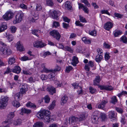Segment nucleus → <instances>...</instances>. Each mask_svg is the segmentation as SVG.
I'll list each match as a JSON object with an SVG mask.
<instances>
[{"label": "nucleus", "mask_w": 127, "mask_h": 127, "mask_svg": "<svg viewBox=\"0 0 127 127\" xmlns=\"http://www.w3.org/2000/svg\"><path fill=\"white\" fill-rule=\"evenodd\" d=\"M85 69L86 71H89L90 70V67L88 64H86L85 66Z\"/></svg>", "instance_id": "nucleus-63"}, {"label": "nucleus", "mask_w": 127, "mask_h": 127, "mask_svg": "<svg viewBox=\"0 0 127 127\" xmlns=\"http://www.w3.org/2000/svg\"><path fill=\"white\" fill-rule=\"evenodd\" d=\"M8 61L9 64H12L15 62V60L14 58L11 57L9 59Z\"/></svg>", "instance_id": "nucleus-36"}, {"label": "nucleus", "mask_w": 127, "mask_h": 127, "mask_svg": "<svg viewBox=\"0 0 127 127\" xmlns=\"http://www.w3.org/2000/svg\"><path fill=\"white\" fill-rule=\"evenodd\" d=\"M13 105L16 108L20 106V104L19 102L16 100H15L12 102Z\"/></svg>", "instance_id": "nucleus-32"}, {"label": "nucleus", "mask_w": 127, "mask_h": 127, "mask_svg": "<svg viewBox=\"0 0 127 127\" xmlns=\"http://www.w3.org/2000/svg\"><path fill=\"white\" fill-rule=\"evenodd\" d=\"M68 99V97L66 96H63L61 98V104L62 105H63L67 102Z\"/></svg>", "instance_id": "nucleus-21"}, {"label": "nucleus", "mask_w": 127, "mask_h": 127, "mask_svg": "<svg viewBox=\"0 0 127 127\" xmlns=\"http://www.w3.org/2000/svg\"><path fill=\"white\" fill-rule=\"evenodd\" d=\"M64 50L70 52L71 53L73 52V50L71 48L68 46H65L64 47Z\"/></svg>", "instance_id": "nucleus-38"}, {"label": "nucleus", "mask_w": 127, "mask_h": 127, "mask_svg": "<svg viewBox=\"0 0 127 127\" xmlns=\"http://www.w3.org/2000/svg\"><path fill=\"white\" fill-rule=\"evenodd\" d=\"M46 3L49 6H53L54 3L52 0H46Z\"/></svg>", "instance_id": "nucleus-44"}, {"label": "nucleus", "mask_w": 127, "mask_h": 127, "mask_svg": "<svg viewBox=\"0 0 127 127\" xmlns=\"http://www.w3.org/2000/svg\"><path fill=\"white\" fill-rule=\"evenodd\" d=\"M0 51L2 55L4 56H9L11 55L12 53V51L9 47H1Z\"/></svg>", "instance_id": "nucleus-3"}, {"label": "nucleus", "mask_w": 127, "mask_h": 127, "mask_svg": "<svg viewBox=\"0 0 127 127\" xmlns=\"http://www.w3.org/2000/svg\"><path fill=\"white\" fill-rule=\"evenodd\" d=\"M16 46L17 50L19 51H21L24 50V49L20 41L17 42L16 44Z\"/></svg>", "instance_id": "nucleus-16"}, {"label": "nucleus", "mask_w": 127, "mask_h": 127, "mask_svg": "<svg viewBox=\"0 0 127 127\" xmlns=\"http://www.w3.org/2000/svg\"><path fill=\"white\" fill-rule=\"evenodd\" d=\"M100 12L102 14H105L110 15V14L107 10H102Z\"/></svg>", "instance_id": "nucleus-52"}, {"label": "nucleus", "mask_w": 127, "mask_h": 127, "mask_svg": "<svg viewBox=\"0 0 127 127\" xmlns=\"http://www.w3.org/2000/svg\"><path fill=\"white\" fill-rule=\"evenodd\" d=\"M89 33L91 35L95 36L96 35V32L95 30H93L90 32Z\"/></svg>", "instance_id": "nucleus-54"}, {"label": "nucleus", "mask_w": 127, "mask_h": 127, "mask_svg": "<svg viewBox=\"0 0 127 127\" xmlns=\"http://www.w3.org/2000/svg\"><path fill=\"white\" fill-rule=\"evenodd\" d=\"M71 64L73 66H76V64L78 62V58L76 56H74L73 57L72 60Z\"/></svg>", "instance_id": "nucleus-17"}, {"label": "nucleus", "mask_w": 127, "mask_h": 127, "mask_svg": "<svg viewBox=\"0 0 127 127\" xmlns=\"http://www.w3.org/2000/svg\"><path fill=\"white\" fill-rule=\"evenodd\" d=\"M103 46L105 48L107 49H109L110 48V46L105 42L104 43Z\"/></svg>", "instance_id": "nucleus-61"}, {"label": "nucleus", "mask_w": 127, "mask_h": 127, "mask_svg": "<svg viewBox=\"0 0 127 127\" xmlns=\"http://www.w3.org/2000/svg\"><path fill=\"white\" fill-rule=\"evenodd\" d=\"M40 31L39 30H33L32 31V33L34 34L37 36H38V33H40Z\"/></svg>", "instance_id": "nucleus-39"}, {"label": "nucleus", "mask_w": 127, "mask_h": 127, "mask_svg": "<svg viewBox=\"0 0 127 127\" xmlns=\"http://www.w3.org/2000/svg\"><path fill=\"white\" fill-rule=\"evenodd\" d=\"M14 116V112H10L9 114L7 117L8 120L7 121H5L6 123H9V122L12 120V119L13 118Z\"/></svg>", "instance_id": "nucleus-15"}, {"label": "nucleus", "mask_w": 127, "mask_h": 127, "mask_svg": "<svg viewBox=\"0 0 127 127\" xmlns=\"http://www.w3.org/2000/svg\"><path fill=\"white\" fill-rule=\"evenodd\" d=\"M44 99L45 103H48L50 102V99L48 96L47 95L45 96Z\"/></svg>", "instance_id": "nucleus-47"}, {"label": "nucleus", "mask_w": 127, "mask_h": 127, "mask_svg": "<svg viewBox=\"0 0 127 127\" xmlns=\"http://www.w3.org/2000/svg\"><path fill=\"white\" fill-rule=\"evenodd\" d=\"M47 90L49 94L53 95L56 92L55 88L52 86H50L47 87Z\"/></svg>", "instance_id": "nucleus-11"}, {"label": "nucleus", "mask_w": 127, "mask_h": 127, "mask_svg": "<svg viewBox=\"0 0 127 127\" xmlns=\"http://www.w3.org/2000/svg\"><path fill=\"white\" fill-rule=\"evenodd\" d=\"M43 124L42 122H37L34 124L33 127H43Z\"/></svg>", "instance_id": "nucleus-31"}, {"label": "nucleus", "mask_w": 127, "mask_h": 127, "mask_svg": "<svg viewBox=\"0 0 127 127\" xmlns=\"http://www.w3.org/2000/svg\"><path fill=\"white\" fill-rule=\"evenodd\" d=\"M50 114V112L48 111L42 110L37 113V116L40 119H43L45 122H49L51 121L49 116Z\"/></svg>", "instance_id": "nucleus-1"}, {"label": "nucleus", "mask_w": 127, "mask_h": 127, "mask_svg": "<svg viewBox=\"0 0 127 127\" xmlns=\"http://www.w3.org/2000/svg\"><path fill=\"white\" fill-rule=\"evenodd\" d=\"M114 34L115 37L119 35V31L115 30L114 32Z\"/></svg>", "instance_id": "nucleus-58"}, {"label": "nucleus", "mask_w": 127, "mask_h": 127, "mask_svg": "<svg viewBox=\"0 0 127 127\" xmlns=\"http://www.w3.org/2000/svg\"><path fill=\"white\" fill-rule=\"evenodd\" d=\"M63 28L66 29H67L69 27V24L65 23H63Z\"/></svg>", "instance_id": "nucleus-56"}, {"label": "nucleus", "mask_w": 127, "mask_h": 127, "mask_svg": "<svg viewBox=\"0 0 127 127\" xmlns=\"http://www.w3.org/2000/svg\"><path fill=\"white\" fill-rule=\"evenodd\" d=\"M6 36L7 38V39L9 42L13 41L14 39V36L11 35H7V33H5Z\"/></svg>", "instance_id": "nucleus-29"}, {"label": "nucleus", "mask_w": 127, "mask_h": 127, "mask_svg": "<svg viewBox=\"0 0 127 127\" xmlns=\"http://www.w3.org/2000/svg\"><path fill=\"white\" fill-rule=\"evenodd\" d=\"M78 118L74 117H71L69 118V123H72L75 121L78 122Z\"/></svg>", "instance_id": "nucleus-19"}, {"label": "nucleus", "mask_w": 127, "mask_h": 127, "mask_svg": "<svg viewBox=\"0 0 127 127\" xmlns=\"http://www.w3.org/2000/svg\"><path fill=\"white\" fill-rule=\"evenodd\" d=\"M26 105L28 107H30L31 108H34L36 107V106L34 104L30 102L27 103Z\"/></svg>", "instance_id": "nucleus-33"}, {"label": "nucleus", "mask_w": 127, "mask_h": 127, "mask_svg": "<svg viewBox=\"0 0 127 127\" xmlns=\"http://www.w3.org/2000/svg\"><path fill=\"white\" fill-rule=\"evenodd\" d=\"M121 41L124 43H127V37L126 36L124 35L121 38Z\"/></svg>", "instance_id": "nucleus-37"}, {"label": "nucleus", "mask_w": 127, "mask_h": 127, "mask_svg": "<svg viewBox=\"0 0 127 127\" xmlns=\"http://www.w3.org/2000/svg\"><path fill=\"white\" fill-rule=\"evenodd\" d=\"M82 40L85 44H90L91 43V41L86 37H83Z\"/></svg>", "instance_id": "nucleus-24"}, {"label": "nucleus", "mask_w": 127, "mask_h": 127, "mask_svg": "<svg viewBox=\"0 0 127 127\" xmlns=\"http://www.w3.org/2000/svg\"><path fill=\"white\" fill-rule=\"evenodd\" d=\"M54 73L52 72L49 74L48 75V78L51 81L54 80L55 79V77L54 76Z\"/></svg>", "instance_id": "nucleus-34"}, {"label": "nucleus", "mask_w": 127, "mask_h": 127, "mask_svg": "<svg viewBox=\"0 0 127 127\" xmlns=\"http://www.w3.org/2000/svg\"><path fill=\"white\" fill-rule=\"evenodd\" d=\"M41 77L42 80H46L47 79V75H44L43 74L41 75Z\"/></svg>", "instance_id": "nucleus-60"}, {"label": "nucleus", "mask_w": 127, "mask_h": 127, "mask_svg": "<svg viewBox=\"0 0 127 127\" xmlns=\"http://www.w3.org/2000/svg\"><path fill=\"white\" fill-rule=\"evenodd\" d=\"M50 34L54 38L59 41L61 37V35L59 32L57 30H54L50 32Z\"/></svg>", "instance_id": "nucleus-5"}, {"label": "nucleus", "mask_w": 127, "mask_h": 127, "mask_svg": "<svg viewBox=\"0 0 127 127\" xmlns=\"http://www.w3.org/2000/svg\"><path fill=\"white\" fill-rule=\"evenodd\" d=\"M60 24L58 22L54 21L53 22V26L55 28L57 27L60 26Z\"/></svg>", "instance_id": "nucleus-46"}, {"label": "nucleus", "mask_w": 127, "mask_h": 127, "mask_svg": "<svg viewBox=\"0 0 127 127\" xmlns=\"http://www.w3.org/2000/svg\"><path fill=\"white\" fill-rule=\"evenodd\" d=\"M117 101V100L116 99V96H114L112 97L111 98V100L110 101V102L113 103V104H115Z\"/></svg>", "instance_id": "nucleus-35"}, {"label": "nucleus", "mask_w": 127, "mask_h": 127, "mask_svg": "<svg viewBox=\"0 0 127 127\" xmlns=\"http://www.w3.org/2000/svg\"><path fill=\"white\" fill-rule=\"evenodd\" d=\"M21 70V69L18 66H16L14 67V69H12V71L14 73L17 74L19 73Z\"/></svg>", "instance_id": "nucleus-20"}, {"label": "nucleus", "mask_w": 127, "mask_h": 127, "mask_svg": "<svg viewBox=\"0 0 127 127\" xmlns=\"http://www.w3.org/2000/svg\"><path fill=\"white\" fill-rule=\"evenodd\" d=\"M12 71V70H11L10 68L9 67H8L7 68V69L6 71H5L4 73V74H8L11 72V71Z\"/></svg>", "instance_id": "nucleus-57"}, {"label": "nucleus", "mask_w": 127, "mask_h": 127, "mask_svg": "<svg viewBox=\"0 0 127 127\" xmlns=\"http://www.w3.org/2000/svg\"><path fill=\"white\" fill-rule=\"evenodd\" d=\"M36 8L37 10L40 11L42 7L40 5L37 4Z\"/></svg>", "instance_id": "nucleus-64"}, {"label": "nucleus", "mask_w": 127, "mask_h": 127, "mask_svg": "<svg viewBox=\"0 0 127 127\" xmlns=\"http://www.w3.org/2000/svg\"><path fill=\"white\" fill-rule=\"evenodd\" d=\"M109 117L111 119L114 120L115 119V113L113 111H111L109 112Z\"/></svg>", "instance_id": "nucleus-26"}, {"label": "nucleus", "mask_w": 127, "mask_h": 127, "mask_svg": "<svg viewBox=\"0 0 127 127\" xmlns=\"http://www.w3.org/2000/svg\"><path fill=\"white\" fill-rule=\"evenodd\" d=\"M16 28L13 26H11L10 27V29L11 32L12 33H14L16 30Z\"/></svg>", "instance_id": "nucleus-43"}, {"label": "nucleus", "mask_w": 127, "mask_h": 127, "mask_svg": "<svg viewBox=\"0 0 127 127\" xmlns=\"http://www.w3.org/2000/svg\"><path fill=\"white\" fill-rule=\"evenodd\" d=\"M21 60L23 61H26L27 60H30L31 59L27 56H24L20 58Z\"/></svg>", "instance_id": "nucleus-42"}, {"label": "nucleus", "mask_w": 127, "mask_h": 127, "mask_svg": "<svg viewBox=\"0 0 127 127\" xmlns=\"http://www.w3.org/2000/svg\"><path fill=\"white\" fill-rule=\"evenodd\" d=\"M97 52H98V55H101L102 54L103 51L101 49L99 48L97 49Z\"/></svg>", "instance_id": "nucleus-62"}, {"label": "nucleus", "mask_w": 127, "mask_h": 127, "mask_svg": "<svg viewBox=\"0 0 127 127\" xmlns=\"http://www.w3.org/2000/svg\"><path fill=\"white\" fill-rule=\"evenodd\" d=\"M7 28V26L4 23H2L0 26V29L1 32L5 30Z\"/></svg>", "instance_id": "nucleus-23"}, {"label": "nucleus", "mask_w": 127, "mask_h": 127, "mask_svg": "<svg viewBox=\"0 0 127 127\" xmlns=\"http://www.w3.org/2000/svg\"><path fill=\"white\" fill-rule=\"evenodd\" d=\"M79 17L80 18V22H86V21L85 18H83L81 15L79 16Z\"/></svg>", "instance_id": "nucleus-50"}, {"label": "nucleus", "mask_w": 127, "mask_h": 127, "mask_svg": "<svg viewBox=\"0 0 127 127\" xmlns=\"http://www.w3.org/2000/svg\"><path fill=\"white\" fill-rule=\"evenodd\" d=\"M108 102V99H107L103 100L99 104L98 106L99 108L104 109L105 104Z\"/></svg>", "instance_id": "nucleus-10"}, {"label": "nucleus", "mask_w": 127, "mask_h": 127, "mask_svg": "<svg viewBox=\"0 0 127 127\" xmlns=\"http://www.w3.org/2000/svg\"><path fill=\"white\" fill-rule=\"evenodd\" d=\"M28 82L30 83L34 82H35V80L33 79L32 77H30L28 79Z\"/></svg>", "instance_id": "nucleus-55"}, {"label": "nucleus", "mask_w": 127, "mask_h": 127, "mask_svg": "<svg viewBox=\"0 0 127 127\" xmlns=\"http://www.w3.org/2000/svg\"><path fill=\"white\" fill-rule=\"evenodd\" d=\"M90 92L91 94H93L96 91V89L90 87L89 88Z\"/></svg>", "instance_id": "nucleus-48"}, {"label": "nucleus", "mask_w": 127, "mask_h": 127, "mask_svg": "<svg viewBox=\"0 0 127 127\" xmlns=\"http://www.w3.org/2000/svg\"><path fill=\"white\" fill-rule=\"evenodd\" d=\"M100 81V77L99 76H96V77L95 80L94 81V85H97L99 83Z\"/></svg>", "instance_id": "nucleus-28"}, {"label": "nucleus", "mask_w": 127, "mask_h": 127, "mask_svg": "<svg viewBox=\"0 0 127 127\" xmlns=\"http://www.w3.org/2000/svg\"><path fill=\"white\" fill-rule=\"evenodd\" d=\"M60 14V13L59 11L54 10L52 11V18L53 19H56L57 20L58 19V15Z\"/></svg>", "instance_id": "nucleus-14"}, {"label": "nucleus", "mask_w": 127, "mask_h": 127, "mask_svg": "<svg viewBox=\"0 0 127 127\" xmlns=\"http://www.w3.org/2000/svg\"><path fill=\"white\" fill-rule=\"evenodd\" d=\"M51 55V53L49 51L45 52L44 53L43 55V57L44 58H45L46 56L50 55Z\"/></svg>", "instance_id": "nucleus-53"}, {"label": "nucleus", "mask_w": 127, "mask_h": 127, "mask_svg": "<svg viewBox=\"0 0 127 127\" xmlns=\"http://www.w3.org/2000/svg\"><path fill=\"white\" fill-rule=\"evenodd\" d=\"M113 25V24L110 22H107L104 26V28L107 30H109L111 29Z\"/></svg>", "instance_id": "nucleus-12"}, {"label": "nucleus", "mask_w": 127, "mask_h": 127, "mask_svg": "<svg viewBox=\"0 0 127 127\" xmlns=\"http://www.w3.org/2000/svg\"><path fill=\"white\" fill-rule=\"evenodd\" d=\"M24 13L22 11H20L16 16L15 19L13 21L14 24H16L21 22L23 18Z\"/></svg>", "instance_id": "nucleus-4"}, {"label": "nucleus", "mask_w": 127, "mask_h": 127, "mask_svg": "<svg viewBox=\"0 0 127 127\" xmlns=\"http://www.w3.org/2000/svg\"><path fill=\"white\" fill-rule=\"evenodd\" d=\"M81 1L83 3H84L88 7H89L90 6V4L89 3L87 0H81Z\"/></svg>", "instance_id": "nucleus-51"}, {"label": "nucleus", "mask_w": 127, "mask_h": 127, "mask_svg": "<svg viewBox=\"0 0 127 127\" xmlns=\"http://www.w3.org/2000/svg\"><path fill=\"white\" fill-rule=\"evenodd\" d=\"M38 18V14L34 13L31 16L29 19L31 22H34L35 21L37 20Z\"/></svg>", "instance_id": "nucleus-9"}, {"label": "nucleus", "mask_w": 127, "mask_h": 127, "mask_svg": "<svg viewBox=\"0 0 127 127\" xmlns=\"http://www.w3.org/2000/svg\"><path fill=\"white\" fill-rule=\"evenodd\" d=\"M99 87L101 90L108 91H111L113 89V88L111 86H100Z\"/></svg>", "instance_id": "nucleus-13"}, {"label": "nucleus", "mask_w": 127, "mask_h": 127, "mask_svg": "<svg viewBox=\"0 0 127 127\" xmlns=\"http://www.w3.org/2000/svg\"><path fill=\"white\" fill-rule=\"evenodd\" d=\"M63 19L64 21L67 22L68 23H69L70 21V20L69 19L66 17H63Z\"/></svg>", "instance_id": "nucleus-59"}, {"label": "nucleus", "mask_w": 127, "mask_h": 127, "mask_svg": "<svg viewBox=\"0 0 127 127\" xmlns=\"http://www.w3.org/2000/svg\"><path fill=\"white\" fill-rule=\"evenodd\" d=\"M22 87L20 89V92L22 94H25L27 91V88L26 85H22Z\"/></svg>", "instance_id": "nucleus-18"}, {"label": "nucleus", "mask_w": 127, "mask_h": 127, "mask_svg": "<svg viewBox=\"0 0 127 127\" xmlns=\"http://www.w3.org/2000/svg\"><path fill=\"white\" fill-rule=\"evenodd\" d=\"M109 53L108 52H106L105 54L104 59L105 60L107 61L110 58V56L109 55Z\"/></svg>", "instance_id": "nucleus-40"}, {"label": "nucleus", "mask_w": 127, "mask_h": 127, "mask_svg": "<svg viewBox=\"0 0 127 127\" xmlns=\"http://www.w3.org/2000/svg\"><path fill=\"white\" fill-rule=\"evenodd\" d=\"M20 94L19 93L16 94L15 95V98L16 100H19L20 99Z\"/></svg>", "instance_id": "nucleus-45"}, {"label": "nucleus", "mask_w": 127, "mask_h": 127, "mask_svg": "<svg viewBox=\"0 0 127 127\" xmlns=\"http://www.w3.org/2000/svg\"><path fill=\"white\" fill-rule=\"evenodd\" d=\"M99 112L98 111H95L94 112V115L92 116L91 117V120L92 122L96 124L98 122V117L97 116Z\"/></svg>", "instance_id": "nucleus-8"}, {"label": "nucleus", "mask_w": 127, "mask_h": 127, "mask_svg": "<svg viewBox=\"0 0 127 127\" xmlns=\"http://www.w3.org/2000/svg\"><path fill=\"white\" fill-rule=\"evenodd\" d=\"M79 118H78V122L83 121L86 119L85 116V113H81L79 116Z\"/></svg>", "instance_id": "nucleus-22"}, {"label": "nucleus", "mask_w": 127, "mask_h": 127, "mask_svg": "<svg viewBox=\"0 0 127 127\" xmlns=\"http://www.w3.org/2000/svg\"><path fill=\"white\" fill-rule=\"evenodd\" d=\"M33 46L37 48L43 47L45 46L46 44L44 43H43L42 41H36L33 43Z\"/></svg>", "instance_id": "nucleus-7"}, {"label": "nucleus", "mask_w": 127, "mask_h": 127, "mask_svg": "<svg viewBox=\"0 0 127 127\" xmlns=\"http://www.w3.org/2000/svg\"><path fill=\"white\" fill-rule=\"evenodd\" d=\"M65 7L68 10H71L72 7L70 5V3L69 1H67L65 4Z\"/></svg>", "instance_id": "nucleus-25"}, {"label": "nucleus", "mask_w": 127, "mask_h": 127, "mask_svg": "<svg viewBox=\"0 0 127 127\" xmlns=\"http://www.w3.org/2000/svg\"><path fill=\"white\" fill-rule=\"evenodd\" d=\"M14 15V14L12 12L8 11L2 16V18L6 21H8L12 18Z\"/></svg>", "instance_id": "nucleus-6"}, {"label": "nucleus", "mask_w": 127, "mask_h": 127, "mask_svg": "<svg viewBox=\"0 0 127 127\" xmlns=\"http://www.w3.org/2000/svg\"><path fill=\"white\" fill-rule=\"evenodd\" d=\"M55 102L56 101L55 100H54L53 101L51 105L49 106V109L50 110H52L54 107V106H55Z\"/></svg>", "instance_id": "nucleus-41"}, {"label": "nucleus", "mask_w": 127, "mask_h": 127, "mask_svg": "<svg viewBox=\"0 0 127 127\" xmlns=\"http://www.w3.org/2000/svg\"><path fill=\"white\" fill-rule=\"evenodd\" d=\"M103 58V56L101 55H98L96 57L95 60L96 62H99L101 61Z\"/></svg>", "instance_id": "nucleus-30"}, {"label": "nucleus", "mask_w": 127, "mask_h": 127, "mask_svg": "<svg viewBox=\"0 0 127 127\" xmlns=\"http://www.w3.org/2000/svg\"><path fill=\"white\" fill-rule=\"evenodd\" d=\"M32 112L30 110L26 109L24 108H22L21 109V112L27 114L30 113Z\"/></svg>", "instance_id": "nucleus-27"}, {"label": "nucleus", "mask_w": 127, "mask_h": 127, "mask_svg": "<svg viewBox=\"0 0 127 127\" xmlns=\"http://www.w3.org/2000/svg\"><path fill=\"white\" fill-rule=\"evenodd\" d=\"M72 67L71 66H66V72L67 73H69L70 71L72 69Z\"/></svg>", "instance_id": "nucleus-49"}, {"label": "nucleus", "mask_w": 127, "mask_h": 127, "mask_svg": "<svg viewBox=\"0 0 127 127\" xmlns=\"http://www.w3.org/2000/svg\"><path fill=\"white\" fill-rule=\"evenodd\" d=\"M8 98L7 96H2L0 99V108L4 109L7 104Z\"/></svg>", "instance_id": "nucleus-2"}]
</instances>
